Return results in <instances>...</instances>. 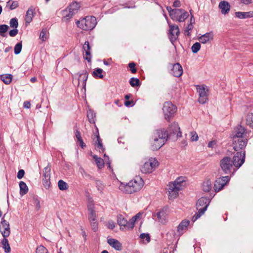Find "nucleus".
Returning <instances> with one entry per match:
<instances>
[{
	"instance_id": "obj_1",
	"label": "nucleus",
	"mask_w": 253,
	"mask_h": 253,
	"mask_svg": "<svg viewBox=\"0 0 253 253\" xmlns=\"http://www.w3.org/2000/svg\"><path fill=\"white\" fill-rule=\"evenodd\" d=\"M168 138V132L165 128L155 130L150 140L151 149L153 151L159 149L165 144Z\"/></svg>"
},
{
	"instance_id": "obj_2",
	"label": "nucleus",
	"mask_w": 253,
	"mask_h": 253,
	"mask_svg": "<svg viewBox=\"0 0 253 253\" xmlns=\"http://www.w3.org/2000/svg\"><path fill=\"white\" fill-rule=\"evenodd\" d=\"M144 184L142 179L139 176H136L126 184L121 183L119 189L126 194H132L140 190Z\"/></svg>"
},
{
	"instance_id": "obj_3",
	"label": "nucleus",
	"mask_w": 253,
	"mask_h": 253,
	"mask_svg": "<svg viewBox=\"0 0 253 253\" xmlns=\"http://www.w3.org/2000/svg\"><path fill=\"white\" fill-rule=\"evenodd\" d=\"M186 185L185 178L178 177L173 182L169 185V199H173L176 198L179 191Z\"/></svg>"
},
{
	"instance_id": "obj_4",
	"label": "nucleus",
	"mask_w": 253,
	"mask_h": 253,
	"mask_svg": "<svg viewBox=\"0 0 253 253\" xmlns=\"http://www.w3.org/2000/svg\"><path fill=\"white\" fill-rule=\"evenodd\" d=\"M88 213V218L89 221L92 229L96 232L98 229V223L97 222V215L94 210V206L93 201L91 199H89L87 205Z\"/></svg>"
},
{
	"instance_id": "obj_5",
	"label": "nucleus",
	"mask_w": 253,
	"mask_h": 253,
	"mask_svg": "<svg viewBox=\"0 0 253 253\" xmlns=\"http://www.w3.org/2000/svg\"><path fill=\"white\" fill-rule=\"evenodd\" d=\"M96 19L94 16H86L77 21V26L85 31L93 29L96 24Z\"/></svg>"
},
{
	"instance_id": "obj_6",
	"label": "nucleus",
	"mask_w": 253,
	"mask_h": 253,
	"mask_svg": "<svg viewBox=\"0 0 253 253\" xmlns=\"http://www.w3.org/2000/svg\"><path fill=\"white\" fill-rule=\"evenodd\" d=\"M209 203V199L206 197H202L198 200L196 204L197 209L198 211L193 216L192 218L193 222H195L207 210Z\"/></svg>"
},
{
	"instance_id": "obj_7",
	"label": "nucleus",
	"mask_w": 253,
	"mask_h": 253,
	"mask_svg": "<svg viewBox=\"0 0 253 253\" xmlns=\"http://www.w3.org/2000/svg\"><path fill=\"white\" fill-rule=\"evenodd\" d=\"M164 118L168 122L172 119L177 112L176 106L170 101L165 102L163 106Z\"/></svg>"
},
{
	"instance_id": "obj_8",
	"label": "nucleus",
	"mask_w": 253,
	"mask_h": 253,
	"mask_svg": "<svg viewBox=\"0 0 253 253\" xmlns=\"http://www.w3.org/2000/svg\"><path fill=\"white\" fill-rule=\"evenodd\" d=\"M233 166L232 160L229 157H224L220 161V168L225 174H230Z\"/></svg>"
},
{
	"instance_id": "obj_9",
	"label": "nucleus",
	"mask_w": 253,
	"mask_h": 253,
	"mask_svg": "<svg viewBox=\"0 0 253 253\" xmlns=\"http://www.w3.org/2000/svg\"><path fill=\"white\" fill-rule=\"evenodd\" d=\"M158 166V162L155 158H151L145 162L141 167V171L144 173H149L153 171Z\"/></svg>"
},
{
	"instance_id": "obj_10",
	"label": "nucleus",
	"mask_w": 253,
	"mask_h": 253,
	"mask_svg": "<svg viewBox=\"0 0 253 253\" xmlns=\"http://www.w3.org/2000/svg\"><path fill=\"white\" fill-rule=\"evenodd\" d=\"M245 160V151H241L237 152L233 157L232 160L234 167L236 169H239L244 164Z\"/></svg>"
},
{
	"instance_id": "obj_11",
	"label": "nucleus",
	"mask_w": 253,
	"mask_h": 253,
	"mask_svg": "<svg viewBox=\"0 0 253 253\" xmlns=\"http://www.w3.org/2000/svg\"><path fill=\"white\" fill-rule=\"evenodd\" d=\"M171 15L172 20L179 22L184 21L189 16L188 13L182 9H174V13Z\"/></svg>"
},
{
	"instance_id": "obj_12",
	"label": "nucleus",
	"mask_w": 253,
	"mask_h": 253,
	"mask_svg": "<svg viewBox=\"0 0 253 253\" xmlns=\"http://www.w3.org/2000/svg\"><path fill=\"white\" fill-rule=\"evenodd\" d=\"M247 132L246 129L242 126L239 125L234 129L232 133L233 140H238L243 138H247Z\"/></svg>"
},
{
	"instance_id": "obj_13",
	"label": "nucleus",
	"mask_w": 253,
	"mask_h": 253,
	"mask_svg": "<svg viewBox=\"0 0 253 253\" xmlns=\"http://www.w3.org/2000/svg\"><path fill=\"white\" fill-rule=\"evenodd\" d=\"M117 221L118 224L120 226L121 230H130L133 228V226L130 220H129V221H128L122 215L118 216Z\"/></svg>"
},
{
	"instance_id": "obj_14",
	"label": "nucleus",
	"mask_w": 253,
	"mask_h": 253,
	"mask_svg": "<svg viewBox=\"0 0 253 253\" xmlns=\"http://www.w3.org/2000/svg\"><path fill=\"white\" fill-rule=\"evenodd\" d=\"M0 232L3 238L8 237L10 234V229L9 223L2 218L0 222Z\"/></svg>"
},
{
	"instance_id": "obj_15",
	"label": "nucleus",
	"mask_w": 253,
	"mask_h": 253,
	"mask_svg": "<svg viewBox=\"0 0 253 253\" xmlns=\"http://www.w3.org/2000/svg\"><path fill=\"white\" fill-rule=\"evenodd\" d=\"M229 180V177L228 176H222L217 178L215 181L213 187L215 191L218 192L221 190Z\"/></svg>"
},
{
	"instance_id": "obj_16",
	"label": "nucleus",
	"mask_w": 253,
	"mask_h": 253,
	"mask_svg": "<svg viewBox=\"0 0 253 253\" xmlns=\"http://www.w3.org/2000/svg\"><path fill=\"white\" fill-rule=\"evenodd\" d=\"M247 138H243L238 140H233V147L235 151H242L244 149L247 144Z\"/></svg>"
},
{
	"instance_id": "obj_17",
	"label": "nucleus",
	"mask_w": 253,
	"mask_h": 253,
	"mask_svg": "<svg viewBox=\"0 0 253 253\" xmlns=\"http://www.w3.org/2000/svg\"><path fill=\"white\" fill-rule=\"evenodd\" d=\"M197 89L199 94V102L201 104L205 103L208 99V90H206L205 87L201 85H197Z\"/></svg>"
},
{
	"instance_id": "obj_18",
	"label": "nucleus",
	"mask_w": 253,
	"mask_h": 253,
	"mask_svg": "<svg viewBox=\"0 0 253 253\" xmlns=\"http://www.w3.org/2000/svg\"><path fill=\"white\" fill-rule=\"evenodd\" d=\"M168 131H169V133H168L169 137L173 134L174 135L176 134L177 135V138L181 137L182 136V133L180 130V127L178 123L176 122H173L169 126Z\"/></svg>"
},
{
	"instance_id": "obj_19",
	"label": "nucleus",
	"mask_w": 253,
	"mask_h": 253,
	"mask_svg": "<svg viewBox=\"0 0 253 253\" xmlns=\"http://www.w3.org/2000/svg\"><path fill=\"white\" fill-rule=\"evenodd\" d=\"M169 39L171 42L175 41L179 34V29L178 26L175 25H169Z\"/></svg>"
},
{
	"instance_id": "obj_20",
	"label": "nucleus",
	"mask_w": 253,
	"mask_h": 253,
	"mask_svg": "<svg viewBox=\"0 0 253 253\" xmlns=\"http://www.w3.org/2000/svg\"><path fill=\"white\" fill-rule=\"evenodd\" d=\"M80 5L77 2H73L68 7L69 13L66 15L67 19L71 18L73 15L76 13L80 8Z\"/></svg>"
},
{
	"instance_id": "obj_21",
	"label": "nucleus",
	"mask_w": 253,
	"mask_h": 253,
	"mask_svg": "<svg viewBox=\"0 0 253 253\" xmlns=\"http://www.w3.org/2000/svg\"><path fill=\"white\" fill-rule=\"evenodd\" d=\"M170 73L174 77H179L183 73V70L181 66L179 63L173 65Z\"/></svg>"
},
{
	"instance_id": "obj_22",
	"label": "nucleus",
	"mask_w": 253,
	"mask_h": 253,
	"mask_svg": "<svg viewBox=\"0 0 253 253\" xmlns=\"http://www.w3.org/2000/svg\"><path fill=\"white\" fill-rule=\"evenodd\" d=\"M88 74L86 70H84L82 73H79V77L78 81V85H79L80 84L84 88H85L86 85V82L88 78Z\"/></svg>"
},
{
	"instance_id": "obj_23",
	"label": "nucleus",
	"mask_w": 253,
	"mask_h": 253,
	"mask_svg": "<svg viewBox=\"0 0 253 253\" xmlns=\"http://www.w3.org/2000/svg\"><path fill=\"white\" fill-rule=\"evenodd\" d=\"M36 14L35 8L33 6H31L26 12L25 20L26 24H29L33 19V17Z\"/></svg>"
},
{
	"instance_id": "obj_24",
	"label": "nucleus",
	"mask_w": 253,
	"mask_h": 253,
	"mask_svg": "<svg viewBox=\"0 0 253 253\" xmlns=\"http://www.w3.org/2000/svg\"><path fill=\"white\" fill-rule=\"evenodd\" d=\"M107 243L110 246L117 251H121L122 249V244L116 239H108Z\"/></svg>"
},
{
	"instance_id": "obj_25",
	"label": "nucleus",
	"mask_w": 253,
	"mask_h": 253,
	"mask_svg": "<svg viewBox=\"0 0 253 253\" xmlns=\"http://www.w3.org/2000/svg\"><path fill=\"white\" fill-rule=\"evenodd\" d=\"M166 210L163 209L156 213L158 221L162 224H165L167 221Z\"/></svg>"
},
{
	"instance_id": "obj_26",
	"label": "nucleus",
	"mask_w": 253,
	"mask_h": 253,
	"mask_svg": "<svg viewBox=\"0 0 253 253\" xmlns=\"http://www.w3.org/2000/svg\"><path fill=\"white\" fill-rule=\"evenodd\" d=\"M213 34L212 32L207 33L199 38V41L202 43H206L212 40Z\"/></svg>"
},
{
	"instance_id": "obj_27",
	"label": "nucleus",
	"mask_w": 253,
	"mask_h": 253,
	"mask_svg": "<svg viewBox=\"0 0 253 253\" xmlns=\"http://www.w3.org/2000/svg\"><path fill=\"white\" fill-rule=\"evenodd\" d=\"M219 8L221 9V12L222 14H226L229 12L230 5L227 1H222L219 3Z\"/></svg>"
},
{
	"instance_id": "obj_28",
	"label": "nucleus",
	"mask_w": 253,
	"mask_h": 253,
	"mask_svg": "<svg viewBox=\"0 0 253 253\" xmlns=\"http://www.w3.org/2000/svg\"><path fill=\"white\" fill-rule=\"evenodd\" d=\"M83 49L85 52L86 56L84 57L85 59L88 62L91 61V54L90 52V46L89 45V42L86 41L83 45Z\"/></svg>"
},
{
	"instance_id": "obj_29",
	"label": "nucleus",
	"mask_w": 253,
	"mask_h": 253,
	"mask_svg": "<svg viewBox=\"0 0 253 253\" xmlns=\"http://www.w3.org/2000/svg\"><path fill=\"white\" fill-rule=\"evenodd\" d=\"M235 15L240 19H246L253 17V11L249 12H236Z\"/></svg>"
},
{
	"instance_id": "obj_30",
	"label": "nucleus",
	"mask_w": 253,
	"mask_h": 253,
	"mask_svg": "<svg viewBox=\"0 0 253 253\" xmlns=\"http://www.w3.org/2000/svg\"><path fill=\"white\" fill-rule=\"evenodd\" d=\"M190 221L188 220H183L179 224L177 227V232L180 235L183 233L182 231L186 229L187 226L189 224Z\"/></svg>"
},
{
	"instance_id": "obj_31",
	"label": "nucleus",
	"mask_w": 253,
	"mask_h": 253,
	"mask_svg": "<svg viewBox=\"0 0 253 253\" xmlns=\"http://www.w3.org/2000/svg\"><path fill=\"white\" fill-rule=\"evenodd\" d=\"M1 245L5 253H9L10 252L11 248L6 238H3L1 241Z\"/></svg>"
},
{
	"instance_id": "obj_32",
	"label": "nucleus",
	"mask_w": 253,
	"mask_h": 253,
	"mask_svg": "<svg viewBox=\"0 0 253 253\" xmlns=\"http://www.w3.org/2000/svg\"><path fill=\"white\" fill-rule=\"evenodd\" d=\"M20 194L23 196L28 192V188L26 183L23 181H20L19 183Z\"/></svg>"
},
{
	"instance_id": "obj_33",
	"label": "nucleus",
	"mask_w": 253,
	"mask_h": 253,
	"mask_svg": "<svg viewBox=\"0 0 253 253\" xmlns=\"http://www.w3.org/2000/svg\"><path fill=\"white\" fill-rule=\"evenodd\" d=\"M96 141L95 142V146L96 148L98 149L99 151L101 150L102 152H104V148L103 147L102 143L98 133L97 135H96Z\"/></svg>"
},
{
	"instance_id": "obj_34",
	"label": "nucleus",
	"mask_w": 253,
	"mask_h": 253,
	"mask_svg": "<svg viewBox=\"0 0 253 253\" xmlns=\"http://www.w3.org/2000/svg\"><path fill=\"white\" fill-rule=\"evenodd\" d=\"M12 78V76L11 74L3 75L0 76V79L6 84L11 82Z\"/></svg>"
},
{
	"instance_id": "obj_35",
	"label": "nucleus",
	"mask_w": 253,
	"mask_h": 253,
	"mask_svg": "<svg viewBox=\"0 0 253 253\" xmlns=\"http://www.w3.org/2000/svg\"><path fill=\"white\" fill-rule=\"evenodd\" d=\"M93 158L96 162L97 167L99 169H101L104 167V160L101 158L98 157L96 155H94Z\"/></svg>"
},
{
	"instance_id": "obj_36",
	"label": "nucleus",
	"mask_w": 253,
	"mask_h": 253,
	"mask_svg": "<svg viewBox=\"0 0 253 253\" xmlns=\"http://www.w3.org/2000/svg\"><path fill=\"white\" fill-rule=\"evenodd\" d=\"M203 190L205 192H209L211 189V183L210 180H207L203 182L202 185Z\"/></svg>"
},
{
	"instance_id": "obj_37",
	"label": "nucleus",
	"mask_w": 253,
	"mask_h": 253,
	"mask_svg": "<svg viewBox=\"0 0 253 253\" xmlns=\"http://www.w3.org/2000/svg\"><path fill=\"white\" fill-rule=\"evenodd\" d=\"M103 70L100 68H97L94 70L92 73V75L95 78H99V79H102L103 75H102Z\"/></svg>"
},
{
	"instance_id": "obj_38",
	"label": "nucleus",
	"mask_w": 253,
	"mask_h": 253,
	"mask_svg": "<svg viewBox=\"0 0 253 253\" xmlns=\"http://www.w3.org/2000/svg\"><path fill=\"white\" fill-rule=\"evenodd\" d=\"M246 124L253 128V113H249L247 116Z\"/></svg>"
},
{
	"instance_id": "obj_39",
	"label": "nucleus",
	"mask_w": 253,
	"mask_h": 253,
	"mask_svg": "<svg viewBox=\"0 0 253 253\" xmlns=\"http://www.w3.org/2000/svg\"><path fill=\"white\" fill-rule=\"evenodd\" d=\"M129 84L133 87L135 86H139L140 85V82L137 78H131L129 80Z\"/></svg>"
},
{
	"instance_id": "obj_40",
	"label": "nucleus",
	"mask_w": 253,
	"mask_h": 253,
	"mask_svg": "<svg viewBox=\"0 0 253 253\" xmlns=\"http://www.w3.org/2000/svg\"><path fill=\"white\" fill-rule=\"evenodd\" d=\"M87 117L90 123H95L94 118L95 114L91 110H89L87 112Z\"/></svg>"
},
{
	"instance_id": "obj_41",
	"label": "nucleus",
	"mask_w": 253,
	"mask_h": 253,
	"mask_svg": "<svg viewBox=\"0 0 253 253\" xmlns=\"http://www.w3.org/2000/svg\"><path fill=\"white\" fill-rule=\"evenodd\" d=\"M58 186L59 189L60 190H67L68 188V186L67 183L64 181L62 180H59L58 182Z\"/></svg>"
},
{
	"instance_id": "obj_42",
	"label": "nucleus",
	"mask_w": 253,
	"mask_h": 253,
	"mask_svg": "<svg viewBox=\"0 0 253 253\" xmlns=\"http://www.w3.org/2000/svg\"><path fill=\"white\" fill-rule=\"evenodd\" d=\"M9 27L7 25H0V35L2 37H4V34L7 31Z\"/></svg>"
},
{
	"instance_id": "obj_43",
	"label": "nucleus",
	"mask_w": 253,
	"mask_h": 253,
	"mask_svg": "<svg viewBox=\"0 0 253 253\" xmlns=\"http://www.w3.org/2000/svg\"><path fill=\"white\" fill-rule=\"evenodd\" d=\"M50 168L47 166L44 168L43 170V177L50 178Z\"/></svg>"
},
{
	"instance_id": "obj_44",
	"label": "nucleus",
	"mask_w": 253,
	"mask_h": 253,
	"mask_svg": "<svg viewBox=\"0 0 253 253\" xmlns=\"http://www.w3.org/2000/svg\"><path fill=\"white\" fill-rule=\"evenodd\" d=\"M201 44L199 42L195 43L191 47L192 51L193 53H196L200 49Z\"/></svg>"
},
{
	"instance_id": "obj_45",
	"label": "nucleus",
	"mask_w": 253,
	"mask_h": 253,
	"mask_svg": "<svg viewBox=\"0 0 253 253\" xmlns=\"http://www.w3.org/2000/svg\"><path fill=\"white\" fill-rule=\"evenodd\" d=\"M7 3L10 5L9 8L11 10L15 9L19 5L18 2L17 1L9 0Z\"/></svg>"
},
{
	"instance_id": "obj_46",
	"label": "nucleus",
	"mask_w": 253,
	"mask_h": 253,
	"mask_svg": "<svg viewBox=\"0 0 253 253\" xmlns=\"http://www.w3.org/2000/svg\"><path fill=\"white\" fill-rule=\"evenodd\" d=\"M22 42L17 43L14 47V53L15 54H18L20 53L22 49Z\"/></svg>"
},
{
	"instance_id": "obj_47",
	"label": "nucleus",
	"mask_w": 253,
	"mask_h": 253,
	"mask_svg": "<svg viewBox=\"0 0 253 253\" xmlns=\"http://www.w3.org/2000/svg\"><path fill=\"white\" fill-rule=\"evenodd\" d=\"M47 30L46 29H43L40 34V38L42 41H45L47 38Z\"/></svg>"
},
{
	"instance_id": "obj_48",
	"label": "nucleus",
	"mask_w": 253,
	"mask_h": 253,
	"mask_svg": "<svg viewBox=\"0 0 253 253\" xmlns=\"http://www.w3.org/2000/svg\"><path fill=\"white\" fill-rule=\"evenodd\" d=\"M50 178L43 177L42 179L43 185L46 189H48L50 187Z\"/></svg>"
},
{
	"instance_id": "obj_49",
	"label": "nucleus",
	"mask_w": 253,
	"mask_h": 253,
	"mask_svg": "<svg viewBox=\"0 0 253 253\" xmlns=\"http://www.w3.org/2000/svg\"><path fill=\"white\" fill-rule=\"evenodd\" d=\"M10 26L12 28H17L18 26V22L16 18H13L10 20Z\"/></svg>"
},
{
	"instance_id": "obj_50",
	"label": "nucleus",
	"mask_w": 253,
	"mask_h": 253,
	"mask_svg": "<svg viewBox=\"0 0 253 253\" xmlns=\"http://www.w3.org/2000/svg\"><path fill=\"white\" fill-rule=\"evenodd\" d=\"M36 253H47V250L43 246H40L36 249Z\"/></svg>"
},
{
	"instance_id": "obj_51",
	"label": "nucleus",
	"mask_w": 253,
	"mask_h": 253,
	"mask_svg": "<svg viewBox=\"0 0 253 253\" xmlns=\"http://www.w3.org/2000/svg\"><path fill=\"white\" fill-rule=\"evenodd\" d=\"M191 138L190 140L192 141H196L198 139V135L195 131H192L190 133Z\"/></svg>"
},
{
	"instance_id": "obj_52",
	"label": "nucleus",
	"mask_w": 253,
	"mask_h": 253,
	"mask_svg": "<svg viewBox=\"0 0 253 253\" xmlns=\"http://www.w3.org/2000/svg\"><path fill=\"white\" fill-rule=\"evenodd\" d=\"M141 213H140V212L139 213H137L135 216H133L130 219V221L131 222V223L132 224V225L134 227V223L136 221V220L137 219H139L140 216H141Z\"/></svg>"
},
{
	"instance_id": "obj_53",
	"label": "nucleus",
	"mask_w": 253,
	"mask_h": 253,
	"mask_svg": "<svg viewBox=\"0 0 253 253\" xmlns=\"http://www.w3.org/2000/svg\"><path fill=\"white\" fill-rule=\"evenodd\" d=\"M135 64L133 62L129 63L128 64V67L131 71V73L134 74L136 72V69L135 68Z\"/></svg>"
},
{
	"instance_id": "obj_54",
	"label": "nucleus",
	"mask_w": 253,
	"mask_h": 253,
	"mask_svg": "<svg viewBox=\"0 0 253 253\" xmlns=\"http://www.w3.org/2000/svg\"><path fill=\"white\" fill-rule=\"evenodd\" d=\"M140 237L143 239H145L148 242L150 241V237L148 234L142 233L140 234Z\"/></svg>"
},
{
	"instance_id": "obj_55",
	"label": "nucleus",
	"mask_w": 253,
	"mask_h": 253,
	"mask_svg": "<svg viewBox=\"0 0 253 253\" xmlns=\"http://www.w3.org/2000/svg\"><path fill=\"white\" fill-rule=\"evenodd\" d=\"M18 33V30L15 28L14 29L11 30L9 31V34L10 37H15Z\"/></svg>"
},
{
	"instance_id": "obj_56",
	"label": "nucleus",
	"mask_w": 253,
	"mask_h": 253,
	"mask_svg": "<svg viewBox=\"0 0 253 253\" xmlns=\"http://www.w3.org/2000/svg\"><path fill=\"white\" fill-rule=\"evenodd\" d=\"M24 174H25L24 170L23 169H20L18 172L17 177L18 179H20L23 177Z\"/></svg>"
},
{
	"instance_id": "obj_57",
	"label": "nucleus",
	"mask_w": 253,
	"mask_h": 253,
	"mask_svg": "<svg viewBox=\"0 0 253 253\" xmlns=\"http://www.w3.org/2000/svg\"><path fill=\"white\" fill-rule=\"evenodd\" d=\"M124 104L126 107L133 106L134 105L133 100H126Z\"/></svg>"
},
{
	"instance_id": "obj_58",
	"label": "nucleus",
	"mask_w": 253,
	"mask_h": 253,
	"mask_svg": "<svg viewBox=\"0 0 253 253\" xmlns=\"http://www.w3.org/2000/svg\"><path fill=\"white\" fill-rule=\"evenodd\" d=\"M95 184L96 185V187H97L99 190H101L102 189V184L101 181L100 180H95Z\"/></svg>"
},
{
	"instance_id": "obj_59",
	"label": "nucleus",
	"mask_w": 253,
	"mask_h": 253,
	"mask_svg": "<svg viewBox=\"0 0 253 253\" xmlns=\"http://www.w3.org/2000/svg\"><path fill=\"white\" fill-rule=\"evenodd\" d=\"M34 204L36 205L37 210H39L41 207L40 201L38 199L35 198L34 199Z\"/></svg>"
},
{
	"instance_id": "obj_60",
	"label": "nucleus",
	"mask_w": 253,
	"mask_h": 253,
	"mask_svg": "<svg viewBox=\"0 0 253 253\" xmlns=\"http://www.w3.org/2000/svg\"><path fill=\"white\" fill-rule=\"evenodd\" d=\"M193 25L192 23H190L188 25L187 27H186V31L188 32L187 36H190V34L189 33V31L193 29Z\"/></svg>"
},
{
	"instance_id": "obj_61",
	"label": "nucleus",
	"mask_w": 253,
	"mask_h": 253,
	"mask_svg": "<svg viewBox=\"0 0 253 253\" xmlns=\"http://www.w3.org/2000/svg\"><path fill=\"white\" fill-rule=\"evenodd\" d=\"M167 9L168 11V12H169L170 17L171 18V15H172L171 14H173V13H174V9H173L170 6H167Z\"/></svg>"
},
{
	"instance_id": "obj_62",
	"label": "nucleus",
	"mask_w": 253,
	"mask_h": 253,
	"mask_svg": "<svg viewBox=\"0 0 253 253\" xmlns=\"http://www.w3.org/2000/svg\"><path fill=\"white\" fill-rule=\"evenodd\" d=\"M75 135H76V137L78 141L82 139V137H81V133L78 130H76Z\"/></svg>"
},
{
	"instance_id": "obj_63",
	"label": "nucleus",
	"mask_w": 253,
	"mask_h": 253,
	"mask_svg": "<svg viewBox=\"0 0 253 253\" xmlns=\"http://www.w3.org/2000/svg\"><path fill=\"white\" fill-rule=\"evenodd\" d=\"M115 227L114 222L112 221H109L108 227L110 229H113Z\"/></svg>"
},
{
	"instance_id": "obj_64",
	"label": "nucleus",
	"mask_w": 253,
	"mask_h": 253,
	"mask_svg": "<svg viewBox=\"0 0 253 253\" xmlns=\"http://www.w3.org/2000/svg\"><path fill=\"white\" fill-rule=\"evenodd\" d=\"M180 5V2L178 0H175L174 1L173 6L175 7H179Z\"/></svg>"
}]
</instances>
